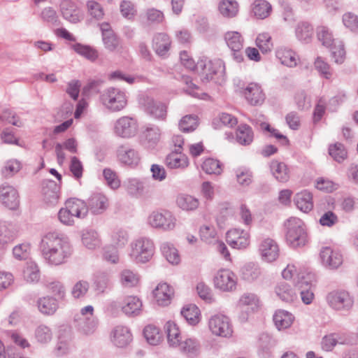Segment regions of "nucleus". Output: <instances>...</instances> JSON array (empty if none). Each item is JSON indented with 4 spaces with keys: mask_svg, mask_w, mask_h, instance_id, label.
Here are the masks:
<instances>
[{
    "mask_svg": "<svg viewBox=\"0 0 358 358\" xmlns=\"http://www.w3.org/2000/svg\"><path fill=\"white\" fill-rule=\"evenodd\" d=\"M109 206L108 197L101 192L93 193L87 200V209L94 215H100L105 212Z\"/></svg>",
    "mask_w": 358,
    "mask_h": 358,
    "instance_id": "18",
    "label": "nucleus"
},
{
    "mask_svg": "<svg viewBox=\"0 0 358 358\" xmlns=\"http://www.w3.org/2000/svg\"><path fill=\"white\" fill-rule=\"evenodd\" d=\"M164 164L169 169L184 170L189 164L188 157L180 151H172L166 155Z\"/></svg>",
    "mask_w": 358,
    "mask_h": 358,
    "instance_id": "22",
    "label": "nucleus"
},
{
    "mask_svg": "<svg viewBox=\"0 0 358 358\" xmlns=\"http://www.w3.org/2000/svg\"><path fill=\"white\" fill-rule=\"evenodd\" d=\"M176 204L182 210L190 211L199 207V201L191 195L180 194L176 198Z\"/></svg>",
    "mask_w": 358,
    "mask_h": 358,
    "instance_id": "38",
    "label": "nucleus"
},
{
    "mask_svg": "<svg viewBox=\"0 0 358 358\" xmlns=\"http://www.w3.org/2000/svg\"><path fill=\"white\" fill-rule=\"evenodd\" d=\"M214 283L217 289L224 292H230L235 289L237 278L231 270L222 268L219 270L215 274Z\"/></svg>",
    "mask_w": 358,
    "mask_h": 358,
    "instance_id": "11",
    "label": "nucleus"
},
{
    "mask_svg": "<svg viewBox=\"0 0 358 358\" xmlns=\"http://www.w3.org/2000/svg\"><path fill=\"white\" fill-rule=\"evenodd\" d=\"M271 5L265 0H256L252 5V12L257 18L265 19L271 13Z\"/></svg>",
    "mask_w": 358,
    "mask_h": 358,
    "instance_id": "45",
    "label": "nucleus"
},
{
    "mask_svg": "<svg viewBox=\"0 0 358 358\" xmlns=\"http://www.w3.org/2000/svg\"><path fill=\"white\" fill-rule=\"evenodd\" d=\"M276 57L280 61L281 64L289 67H294L297 64L299 58L296 54L285 47H280L277 49Z\"/></svg>",
    "mask_w": 358,
    "mask_h": 358,
    "instance_id": "31",
    "label": "nucleus"
},
{
    "mask_svg": "<svg viewBox=\"0 0 358 358\" xmlns=\"http://www.w3.org/2000/svg\"><path fill=\"white\" fill-rule=\"evenodd\" d=\"M0 200L5 206L15 209L19 204L18 193L13 186L4 183L0 186Z\"/></svg>",
    "mask_w": 358,
    "mask_h": 358,
    "instance_id": "19",
    "label": "nucleus"
},
{
    "mask_svg": "<svg viewBox=\"0 0 358 358\" xmlns=\"http://www.w3.org/2000/svg\"><path fill=\"white\" fill-rule=\"evenodd\" d=\"M228 244L235 249H245L250 245V234L248 231L241 229H233L227 233Z\"/></svg>",
    "mask_w": 358,
    "mask_h": 358,
    "instance_id": "13",
    "label": "nucleus"
},
{
    "mask_svg": "<svg viewBox=\"0 0 358 358\" xmlns=\"http://www.w3.org/2000/svg\"><path fill=\"white\" fill-rule=\"evenodd\" d=\"M208 327L213 335L222 337H230L233 330L231 321L222 314H215L208 320Z\"/></svg>",
    "mask_w": 358,
    "mask_h": 358,
    "instance_id": "9",
    "label": "nucleus"
},
{
    "mask_svg": "<svg viewBox=\"0 0 358 358\" xmlns=\"http://www.w3.org/2000/svg\"><path fill=\"white\" fill-rule=\"evenodd\" d=\"M40 250L45 262L54 266L66 263L73 252L68 238L57 231H50L42 236Z\"/></svg>",
    "mask_w": 358,
    "mask_h": 358,
    "instance_id": "1",
    "label": "nucleus"
},
{
    "mask_svg": "<svg viewBox=\"0 0 358 358\" xmlns=\"http://www.w3.org/2000/svg\"><path fill=\"white\" fill-rule=\"evenodd\" d=\"M17 236L15 225L6 221H0V244L6 245L13 242Z\"/></svg>",
    "mask_w": 358,
    "mask_h": 358,
    "instance_id": "28",
    "label": "nucleus"
},
{
    "mask_svg": "<svg viewBox=\"0 0 358 358\" xmlns=\"http://www.w3.org/2000/svg\"><path fill=\"white\" fill-rule=\"evenodd\" d=\"M129 257L136 264H145L152 258L155 247L153 241L146 237L138 238L130 244Z\"/></svg>",
    "mask_w": 358,
    "mask_h": 358,
    "instance_id": "4",
    "label": "nucleus"
},
{
    "mask_svg": "<svg viewBox=\"0 0 358 358\" xmlns=\"http://www.w3.org/2000/svg\"><path fill=\"white\" fill-rule=\"evenodd\" d=\"M259 251L264 261L272 262L279 256V248L277 243L272 238H264L259 245Z\"/></svg>",
    "mask_w": 358,
    "mask_h": 358,
    "instance_id": "16",
    "label": "nucleus"
},
{
    "mask_svg": "<svg viewBox=\"0 0 358 358\" xmlns=\"http://www.w3.org/2000/svg\"><path fill=\"white\" fill-rule=\"evenodd\" d=\"M113 131L117 136L131 138L136 134L138 124L135 119L123 116L115 122Z\"/></svg>",
    "mask_w": 358,
    "mask_h": 358,
    "instance_id": "10",
    "label": "nucleus"
},
{
    "mask_svg": "<svg viewBox=\"0 0 358 358\" xmlns=\"http://www.w3.org/2000/svg\"><path fill=\"white\" fill-rule=\"evenodd\" d=\"M317 36L318 40L321 41L322 45L324 46L330 47L335 43L329 29L324 26L317 27Z\"/></svg>",
    "mask_w": 358,
    "mask_h": 358,
    "instance_id": "60",
    "label": "nucleus"
},
{
    "mask_svg": "<svg viewBox=\"0 0 358 358\" xmlns=\"http://www.w3.org/2000/svg\"><path fill=\"white\" fill-rule=\"evenodd\" d=\"M117 152L120 162L127 166L136 167L141 162L139 152L129 145H124L120 146Z\"/></svg>",
    "mask_w": 358,
    "mask_h": 358,
    "instance_id": "17",
    "label": "nucleus"
},
{
    "mask_svg": "<svg viewBox=\"0 0 358 358\" xmlns=\"http://www.w3.org/2000/svg\"><path fill=\"white\" fill-rule=\"evenodd\" d=\"M219 11L225 17H234L238 12V3L234 0H222L219 4Z\"/></svg>",
    "mask_w": 358,
    "mask_h": 358,
    "instance_id": "44",
    "label": "nucleus"
},
{
    "mask_svg": "<svg viewBox=\"0 0 358 358\" xmlns=\"http://www.w3.org/2000/svg\"><path fill=\"white\" fill-rule=\"evenodd\" d=\"M141 104L143 106L146 112L153 117L162 120L166 119L167 107L165 104L155 101L152 98L147 96L141 99Z\"/></svg>",
    "mask_w": 358,
    "mask_h": 358,
    "instance_id": "15",
    "label": "nucleus"
},
{
    "mask_svg": "<svg viewBox=\"0 0 358 358\" xmlns=\"http://www.w3.org/2000/svg\"><path fill=\"white\" fill-rule=\"evenodd\" d=\"M243 279L248 281H253L257 279L262 272L259 266L252 262L245 264L241 271Z\"/></svg>",
    "mask_w": 358,
    "mask_h": 358,
    "instance_id": "51",
    "label": "nucleus"
},
{
    "mask_svg": "<svg viewBox=\"0 0 358 358\" xmlns=\"http://www.w3.org/2000/svg\"><path fill=\"white\" fill-rule=\"evenodd\" d=\"M202 170L208 175H220L222 172V164L214 158L206 159L202 165Z\"/></svg>",
    "mask_w": 358,
    "mask_h": 358,
    "instance_id": "48",
    "label": "nucleus"
},
{
    "mask_svg": "<svg viewBox=\"0 0 358 358\" xmlns=\"http://www.w3.org/2000/svg\"><path fill=\"white\" fill-rule=\"evenodd\" d=\"M198 117L194 115H187L181 118L178 127L182 132L194 131L198 127Z\"/></svg>",
    "mask_w": 358,
    "mask_h": 358,
    "instance_id": "53",
    "label": "nucleus"
},
{
    "mask_svg": "<svg viewBox=\"0 0 358 358\" xmlns=\"http://www.w3.org/2000/svg\"><path fill=\"white\" fill-rule=\"evenodd\" d=\"M73 49L78 54L92 61L95 60L98 57L96 51L89 46L77 43L73 45Z\"/></svg>",
    "mask_w": 358,
    "mask_h": 358,
    "instance_id": "63",
    "label": "nucleus"
},
{
    "mask_svg": "<svg viewBox=\"0 0 358 358\" xmlns=\"http://www.w3.org/2000/svg\"><path fill=\"white\" fill-rule=\"evenodd\" d=\"M161 250L166 260L172 264H178L180 258L178 250L170 243H164L161 245Z\"/></svg>",
    "mask_w": 358,
    "mask_h": 358,
    "instance_id": "52",
    "label": "nucleus"
},
{
    "mask_svg": "<svg viewBox=\"0 0 358 358\" xmlns=\"http://www.w3.org/2000/svg\"><path fill=\"white\" fill-rule=\"evenodd\" d=\"M238 308L243 312L239 318L241 322L248 320L250 313L257 311L259 307L258 297L252 293H245L239 299L237 304Z\"/></svg>",
    "mask_w": 358,
    "mask_h": 358,
    "instance_id": "12",
    "label": "nucleus"
},
{
    "mask_svg": "<svg viewBox=\"0 0 358 358\" xmlns=\"http://www.w3.org/2000/svg\"><path fill=\"white\" fill-rule=\"evenodd\" d=\"M181 315L192 325H195L199 322L200 311L198 307L194 304L185 306L181 310Z\"/></svg>",
    "mask_w": 358,
    "mask_h": 358,
    "instance_id": "49",
    "label": "nucleus"
},
{
    "mask_svg": "<svg viewBox=\"0 0 358 358\" xmlns=\"http://www.w3.org/2000/svg\"><path fill=\"white\" fill-rule=\"evenodd\" d=\"M100 101L108 110L117 113L126 108L128 103V96L125 90L115 87H109L101 94Z\"/></svg>",
    "mask_w": 358,
    "mask_h": 358,
    "instance_id": "2",
    "label": "nucleus"
},
{
    "mask_svg": "<svg viewBox=\"0 0 358 358\" xmlns=\"http://www.w3.org/2000/svg\"><path fill=\"white\" fill-rule=\"evenodd\" d=\"M35 338L40 343H47L52 338V329L45 324H41L35 330Z\"/></svg>",
    "mask_w": 358,
    "mask_h": 358,
    "instance_id": "56",
    "label": "nucleus"
},
{
    "mask_svg": "<svg viewBox=\"0 0 358 358\" xmlns=\"http://www.w3.org/2000/svg\"><path fill=\"white\" fill-rule=\"evenodd\" d=\"M140 280L139 275L130 269H124L120 273V282L124 287H134L138 285Z\"/></svg>",
    "mask_w": 358,
    "mask_h": 358,
    "instance_id": "41",
    "label": "nucleus"
},
{
    "mask_svg": "<svg viewBox=\"0 0 358 358\" xmlns=\"http://www.w3.org/2000/svg\"><path fill=\"white\" fill-rule=\"evenodd\" d=\"M61 12L64 18L71 23H77L82 18L80 10L69 1H64L61 3Z\"/></svg>",
    "mask_w": 358,
    "mask_h": 358,
    "instance_id": "29",
    "label": "nucleus"
},
{
    "mask_svg": "<svg viewBox=\"0 0 358 358\" xmlns=\"http://www.w3.org/2000/svg\"><path fill=\"white\" fill-rule=\"evenodd\" d=\"M65 206L74 217L83 218L87 214V205L82 200L71 199L66 201Z\"/></svg>",
    "mask_w": 358,
    "mask_h": 358,
    "instance_id": "32",
    "label": "nucleus"
},
{
    "mask_svg": "<svg viewBox=\"0 0 358 358\" xmlns=\"http://www.w3.org/2000/svg\"><path fill=\"white\" fill-rule=\"evenodd\" d=\"M74 322L78 332L83 336L93 334L97 328L98 321L94 317V308L89 305L81 308L74 317Z\"/></svg>",
    "mask_w": 358,
    "mask_h": 358,
    "instance_id": "5",
    "label": "nucleus"
},
{
    "mask_svg": "<svg viewBox=\"0 0 358 358\" xmlns=\"http://www.w3.org/2000/svg\"><path fill=\"white\" fill-rule=\"evenodd\" d=\"M314 66L320 76L326 79H330L332 76V69L330 65L322 57H317L314 62Z\"/></svg>",
    "mask_w": 358,
    "mask_h": 358,
    "instance_id": "54",
    "label": "nucleus"
},
{
    "mask_svg": "<svg viewBox=\"0 0 358 358\" xmlns=\"http://www.w3.org/2000/svg\"><path fill=\"white\" fill-rule=\"evenodd\" d=\"M326 300L331 308L338 311L348 312L354 304L353 297L344 289L331 291L327 295Z\"/></svg>",
    "mask_w": 358,
    "mask_h": 358,
    "instance_id": "7",
    "label": "nucleus"
},
{
    "mask_svg": "<svg viewBox=\"0 0 358 358\" xmlns=\"http://www.w3.org/2000/svg\"><path fill=\"white\" fill-rule=\"evenodd\" d=\"M297 278L295 286L300 292L301 300L305 304H310L314 299L312 287L315 282V274L312 273H299Z\"/></svg>",
    "mask_w": 358,
    "mask_h": 358,
    "instance_id": "8",
    "label": "nucleus"
},
{
    "mask_svg": "<svg viewBox=\"0 0 358 358\" xmlns=\"http://www.w3.org/2000/svg\"><path fill=\"white\" fill-rule=\"evenodd\" d=\"M293 201L296 208L304 213H308L313 209V194L308 190H303L296 193Z\"/></svg>",
    "mask_w": 358,
    "mask_h": 358,
    "instance_id": "24",
    "label": "nucleus"
},
{
    "mask_svg": "<svg viewBox=\"0 0 358 358\" xmlns=\"http://www.w3.org/2000/svg\"><path fill=\"white\" fill-rule=\"evenodd\" d=\"M171 40L165 33L157 34L152 40V47L157 55H165L171 47Z\"/></svg>",
    "mask_w": 358,
    "mask_h": 358,
    "instance_id": "30",
    "label": "nucleus"
},
{
    "mask_svg": "<svg viewBox=\"0 0 358 358\" xmlns=\"http://www.w3.org/2000/svg\"><path fill=\"white\" fill-rule=\"evenodd\" d=\"M338 343H343L338 334H331L325 336L322 341V348L325 351H331Z\"/></svg>",
    "mask_w": 358,
    "mask_h": 358,
    "instance_id": "62",
    "label": "nucleus"
},
{
    "mask_svg": "<svg viewBox=\"0 0 358 358\" xmlns=\"http://www.w3.org/2000/svg\"><path fill=\"white\" fill-rule=\"evenodd\" d=\"M60 187L51 180L45 181L43 185V195L45 203L50 205H55L59 199Z\"/></svg>",
    "mask_w": 358,
    "mask_h": 358,
    "instance_id": "25",
    "label": "nucleus"
},
{
    "mask_svg": "<svg viewBox=\"0 0 358 358\" xmlns=\"http://www.w3.org/2000/svg\"><path fill=\"white\" fill-rule=\"evenodd\" d=\"M142 306V301L134 296H126L121 303L122 312L128 316L138 315L141 312Z\"/></svg>",
    "mask_w": 358,
    "mask_h": 358,
    "instance_id": "27",
    "label": "nucleus"
},
{
    "mask_svg": "<svg viewBox=\"0 0 358 358\" xmlns=\"http://www.w3.org/2000/svg\"><path fill=\"white\" fill-rule=\"evenodd\" d=\"M331 47V56L334 62L341 64L344 62L345 51L344 45L341 41L335 42Z\"/></svg>",
    "mask_w": 358,
    "mask_h": 358,
    "instance_id": "59",
    "label": "nucleus"
},
{
    "mask_svg": "<svg viewBox=\"0 0 358 358\" xmlns=\"http://www.w3.org/2000/svg\"><path fill=\"white\" fill-rule=\"evenodd\" d=\"M153 295L159 306H168L173 295V289L166 283H159L153 291Z\"/></svg>",
    "mask_w": 358,
    "mask_h": 358,
    "instance_id": "26",
    "label": "nucleus"
},
{
    "mask_svg": "<svg viewBox=\"0 0 358 358\" xmlns=\"http://www.w3.org/2000/svg\"><path fill=\"white\" fill-rule=\"evenodd\" d=\"M256 45L262 53L270 52L273 48L271 36L268 33L259 34L256 38Z\"/></svg>",
    "mask_w": 358,
    "mask_h": 358,
    "instance_id": "57",
    "label": "nucleus"
},
{
    "mask_svg": "<svg viewBox=\"0 0 358 358\" xmlns=\"http://www.w3.org/2000/svg\"><path fill=\"white\" fill-rule=\"evenodd\" d=\"M329 154L335 161L339 163L347 157V151L344 145L340 143L329 145Z\"/></svg>",
    "mask_w": 358,
    "mask_h": 358,
    "instance_id": "55",
    "label": "nucleus"
},
{
    "mask_svg": "<svg viewBox=\"0 0 358 358\" xmlns=\"http://www.w3.org/2000/svg\"><path fill=\"white\" fill-rule=\"evenodd\" d=\"M147 223L155 229L171 231L176 227V219L169 210H154L148 215Z\"/></svg>",
    "mask_w": 358,
    "mask_h": 358,
    "instance_id": "6",
    "label": "nucleus"
},
{
    "mask_svg": "<svg viewBox=\"0 0 358 358\" xmlns=\"http://www.w3.org/2000/svg\"><path fill=\"white\" fill-rule=\"evenodd\" d=\"M294 319L291 313L282 310L276 311L273 315V322L279 330L289 328L293 323Z\"/></svg>",
    "mask_w": 358,
    "mask_h": 358,
    "instance_id": "37",
    "label": "nucleus"
},
{
    "mask_svg": "<svg viewBox=\"0 0 358 358\" xmlns=\"http://www.w3.org/2000/svg\"><path fill=\"white\" fill-rule=\"evenodd\" d=\"M224 40L231 50H241L243 47V38L238 31H227Z\"/></svg>",
    "mask_w": 358,
    "mask_h": 358,
    "instance_id": "46",
    "label": "nucleus"
},
{
    "mask_svg": "<svg viewBox=\"0 0 358 358\" xmlns=\"http://www.w3.org/2000/svg\"><path fill=\"white\" fill-rule=\"evenodd\" d=\"M111 341L117 347L123 348L132 341V334L128 327L118 325L111 332Z\"/></svg>",
    "mask_w": 358,
    "mask_h": 358,
    "instance_id": "23",
    "label": "nucleus"
},
{
    "mask_svg": "<svg viewBox=\"0 0 358 358\" xmlns=\"http://www.w3.org/2000/svg\"><path fill=\"white\" fill-rule=\"evenodd\" d=\"M123 187L128 195L138 199L145 194L146 184L143 179L131 178L124 182Z\"/></svg>",
    "mask_w": 358,
    "mask_h": 358,
    "instance_id": "21",
    "label": "nucleus"
},
{
    "mask_svg": "<svg viewBox=\"0 0 358 358\" xmlns=\"http://www.w3.org/2000/svg\"><path fill=\"white\" fill-rule=\"evenodd\" d=\"M38 310L43 315H52L59 307L57 299L50 296L39 298L37 301Z\"/></svg>",
    "mask_w": 358,
    "mask_h": 358,
    "instance_id": "34",
    "label": "nucleus"
},
{
    "mask_svg": "<svg viewBox=\"0 0 358 358\" xmlns=\"http://www.w3.org/2000/svg\"><path fill=\"white\" fill-rule=\"evenodd\" d=\"M82 242L90 250H94L100 247L101 244L98 233L94 230L84 231L82 235Z\"/></svg>",
    "mask_w": 358,
    "mask_h": 358,
    "instance_id": "43",
    "label": "nucleus"
},
{
    "mask_svg": "<svg viewBox=\"0 0 358 358\" xmlns=\"http://www.w3.org/2000/svg\"><path fill=\"white\" fill-rule=\"evenodd\" d=\"M143 335L148 343L152 345L159 344L162 339V334L159 329L153 324L145 327Z\"/></svg>",
    "mask_w": 358,
    "mask_h": 358,
    "instance_id": "42",
    "label": "nucleus"
},
{
    "mask_svg": "<svg viewBox=\"0 0 358 358\" xmlns=\"http://www.w3.org/2000/svg\"><path fill=\"white\" fill-rule=\"evenodd\" d=\"M236 139L241 145H250L254 139L252 128L247 124L239 125L236 132Z\"/></svg>",
    "mask_w": 358,
    "mask_h": 358,
    "instance_id": "39",
    "label": "nucleus"
},
{
    "mask_svg": "<svg viewBox=\"0 0 358 358\" xmlns=\"http://www.w3.org/2000/svg\"><path fill=\"white\" fill-rule=\"evenodd\" d=\"M143 136L148 144L150 146H153L160 140V129L155 126L147 127L143 132Z\"/></svg>",
    "mask_w": 358,
    "mask_h": 358,
    "instance_id": "58",
    "label": "nucleus"
},
{
    "mask_svg": "<svg viewBox=\"0 0 358 358\" xmlns=\"http://www.w3.org/2000/svg\"><path fill=\"white\" fill-rule=\"evenodd\" d=\"M343 22L344 25L352 31H358V16L348 13L343 16Z\"/></svg>",
    "mask_w": 358,
    "mask_h": 358,
    "instance_id": "64",
    "label": "nucleus"
},
{
    "mask_svg": "<svg viewBox=\"0 0 358 358\" xmlns=\"http://www.w3.org/2000/svg\"><path fill=\"white\" fill-rule=\"evenodd\" d=\"M285 226L286 240L292 247H302L308 243L307 229L303 220L292 217L286 221Z\"/></svg>",
    "mask_w": 358,
    "mask_h": 358,
    "instance_id": "3",
    "label": "nucleus"
},
{
    "mask_svg": "<svg viewBox=\"0 0 358 358\" xmlns=\"http://www.w3.org/2000/svg\"><path fill=\"white\" fill-rule=\"evenodd\" d=\"M275 292L282 301L287 303L293 302L297 298L295 291L286 282L278 283Z\"/></svg>",
    "mask_w": 358,
    "mask_h": 358,
    "instance_id": "36",
    "label": "nucleus"
},
{
    "mask_svg": "<svg viewBox=\"0 0 358 358\" xmlns=\"http://www.w3.org/2000/svg\"><path fill=\"white\" fill-rule=\"evenodd\" d=\"M177 347L180 350L189 357L196 356L200 350V344L196 338H187L184 341H180V345Z\"/></svg>",
    "mask_w": 358,
    "mask_h": 358,
    "instance_id": "40",
    "label": "nucleus"
},
{
    "mask_svg": "<svg viewBox=\"0 0 358 358\" xmlns=\"http://www.w3.org/2000/svg\"><path fill=\"white\" fill-rule=\"evenodd\" d=\"M23 278L28 282H36L40 279V271L37 264L34 262L26 263L23 270Z\"/></svg>",
    "mask_w": 358,
    "mask_h": 358,
    "instance_id": "47",
    "label": "nucleus"
},
{
    "mask_svg": "<svg viewBox=\"0 0 358 358\" xmlns=\"http://www.w3.org/2000/svg\"><path fill=\"white\" fill-rule=\"evenodd\" d=\"M103 175L107 185L112 189H116L120 186V180L116 173L110 169H105Z\"/></svg>",
    "mask_w": 358,
    "mask_h": 358,
    "instance_id": "61",
    "label": "nucleus"
},
{
    "mask_svg": "<svg viewBox=\"0 0 358 358\" xmlns=\"http://www.w3.org/2000/svg\"><path fill=\"white\" fill-rule=\"evenodd\" d=\"M313 34V28L308 22H299L296 28V36L301 41L308 43Z\"/></svg>",
    "mask_w": 358,
    "mask_h": 358,
    "instance_id": "50",
    "label": "nucleus"
},
{
    "mask_svg": "<svg viewBox=\"0 0 358 358\" xmlns=\"http://www.w3.org/2000/svg\"><path fill=\"white\" fill-rule=\"evenodd\" d=\"M270 169L278 181L285 182L289 180V170L284 162L273 160L270 164Z\"/></svg>",
    "mask_w": 358,
    "mask_h": 358,
    "instance_id": "33",
    "label": "nucleus"
},
{
    "mask_svg": "<svg viewBox=\"0 0 358 358\" xmlns=\"http://www.w3.org/2000/svg\"><path fill=\"white\" fill-rule=\"evenodd\" d=\"M243 95L252 106L262 105L265 100V94L262 87L255 83H251L247 85L243 91Z\"/></svg>",
    "mask_w": 358,
    "mask_h": 358,
    "instance_id": "20",
    "label": "nucleus"
},
{
    "mask_svg": "<svg viewBox=\"0 0 358 358\" xmlns=\"http://www.w3.org/2000/svg\"><path fill=\"white\" fill-rule=\"evenodd\" d=\"M168 343L170 346L176 348L181 341L180 331L178 325L173 321H168L164 325Z\"/></svg>",
    "mask_w": 358,
    "mask_h": 358,
    "instance_id": "35",
    "label": "nucleus"
},
{
    "mask_svg": "<svg viewBox=\"0 0 358 358\" xmlns=\"http://www.w3.org/2000/svg\"><path fill=\"white\" fill-rule=\"evenodd\" d=\"M320 257L322 265L330 269H336L343 263V256L340 252L328 246L322 248Z\"/></svg>",
    "mask_w": 358,
    "mask_h": 358,
    "instance_id": "14",
    "label": "nucleus"
}]
</instances>
